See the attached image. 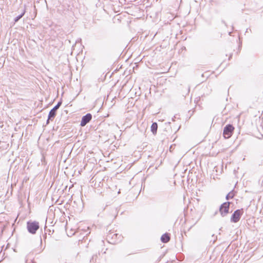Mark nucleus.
I'll use <instances>...</instances> for the list:
<instances>
[{"label":"nucleus","instance_id":"obj_1","mask_svg":"<svg viewBox=\"0 0 263 263\" xmlns=\"http://www.w3.org/2000/svg\"><path fill=\"white\" fill-rule=\"evenodd\" d=\"M39 228V223L38 222L34 221L27 222V229L30 233L35 234Z\"/></svg>","mask_w":263,"mask_h":263},{"label":"nucleus","instance_id":"obj_2","mask_svg":"<svg viewBox=\"0 0 263 263\" xmlns=\"http://www.w3.org/2000/svg\"><path fill=\"white\" fill-rule=\"evenodd\" d=\"M234 127L231 124L227 125L224 129L223 132V137L226 139L229 138L232 135Z\"/></svg>","mask_w":263,"mask_h":263},{"label":"nucleus","instance_id":"obj_3","mask_svg":"<svg viewBox=\"0 0 263 263\" xmlns=\"http://www.w3.org/2000/svg\"><path fill=\"white\" fill-rule=\"evenodd\" d=\"M62 102H59L50 111L49 115H48V118L47 121V123L48 124L49 122V120H53L56 115V112L57 109L60 107V106L61 105Z\"/></svg>","mask_w":263,"mask_h":263},{"label":"nucleus","instance_id":"obj_4","mask_svg":"<svg viewBox=\"0 0 263 263\" xmlns=\"http://www.w3.org/2000/svg\"><path fill=\"white\" fill-rule=\"evenodd\" d=\"M242 214V209L237 210L234 212V213L232 215V217L231 218V221L235 223L238 222L239 220L240 217Z\"/></svg>","mask_w":263,"mask_h":263},{"label":"nucleus","instance_id":"obj_5","mask_svg":"<svg viewBox=\"0 0 263 263\" xmlns=\"http://www.w3.org/2000/svg\"><path fill=\"white\" fill-rule=\"evenodd\" d=\"M230 203L229 202H224L220 206L219 211L222 216H224L229 213Z\"/></svg>","mask_w":263,"mask_h":263},{"label":"nucleus","instance_id":"obj_6","mask_svg":"<svg viewBox=\"0 0 263 263\" xmlns=\"http://www.w3.org/2000/svg\"><path fill=\"white\" fill-rule=\"evenodd\" d=\"M92 118V116L90 114H87L86 115L84 116L81 121V126H84L86 125L89 121L91 120Z\"/></svg>","mask_w":263,"mask_h":263},{"label":"nucleus","instance_id":"obj_7","mask_svg":"<svg viewBox=\"0 0 263 263\" xmlns=\"http://www.w3.org/2000/svg\"><path fill=\"white\" fill-rule=\"evenodd\" d=\"M161 240L163 242L166 243L170 241V237L168 234L165 233L162 235Z\"/></svg>","mask_w":263,"mask_h":263},{"label":"nucleus","instance_id":"obj_8","mask_svg":"<svg viewBox=\"0 0 263 263\" xmlns=\"http://www.w3.org/2000/svg\"><path fill=\"white\" fill-rule=\"evenodd\" d=\"M157 128L158 125L157 123H153L151 126V131L153 134L155 135L157 133Z\"/></svg>","mask_w":263,"mask_h":263},{"label":"nucleus","instance_id":"obj_9","mask_svg":"<svg viewBox=\"0 0 263 263\" xmlns=\"http://www.w3.org/2000/svg\"><path fill=\"white\" fill-rule=\"evenodd\" d=\"M25 13V11L23 10V11L22 12V13L20 15H19L18 16H16L14 18V22L16 23L17 22H18V20H20L23 17V16L24 15Z\"/></svg>","mask_w":263,"mask_h":263},{"label":"nucleus","instance_id":"obj_10","mask_svg":"<svg viewBox=\"0 0 263 263\" xmlns=\"http://www.w3.org/2000/svg\"><path fill=\"white\" fill-rule=\"evenodd\" d=\"M234 194L233 193H229L227 196H226V199L227 200H229L230 199H231L233 197Z\"/></svg>","mask_w":263,"mask_h":263},{"label":"nucleus","instance_id":"obj_11","mask_svg":"<svg viewBox=\"0 0 263 263\" xmlns=\"http://www.w3.org/2000/svg\"><path fill=\"white\" fill-rule=\"evenodd\" d=\"M118 235H118V234L115 233V234H114L112 235V238H113L114 237H117Z\"/></svg>","mask_w":263,"mask_h":263}]
</instances>
